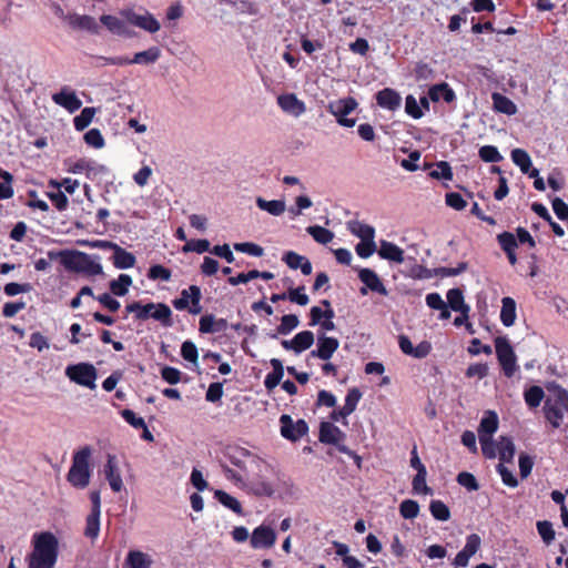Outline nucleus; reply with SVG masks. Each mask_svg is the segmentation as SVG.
<instances>
[{
  "label": "nucleus",
  "instance_id": "nucleus-1",
  "mask_svg": "<svg viewBox=\"0 0 568 568\" xmlns=\"http://www.w3.org/2000/svg\"><path fill=\"white\" fill-rule=\"evenodd\" d=\"M92 448L84 446L73 453L72 464L67 474V480L78 489H84L90 484L92 470L90 468V458Z\"/></svg>",
  "mask_w": 568,
  "mask_h": 568
},
{
  "label": "nucleus",
  "instance_id": "nucleus-2",
  "mask_svg": "<svg viewBox=\"0 0 568 568\" xmlns=\"http://www.w3.org/2000/svg\"><path fill=\"white\" fill-rule=\"evenodd\" d=\"M126 313H133L135 320L146 321L153 318L158 321L163 327H171L173 325L172 311L165 303H146L132 302L125 306Z\"/></svg>",
  "mask_w": 568,
  "mask_h": 568
},
{
  "label": "nucleus",
  "instance_id": "nucleus-3",
  "mask_svg": "<svg viewBox=\"0 0 568 568\" xmlns=\"http://www.w3.org/2000/svg\"><path fill=\"white\" fill-rule=\"evenodd\" d=\"M59 556V539L50 531L38 534V568H54Z\"/></svg>",
  "mask_w": 568,
  "mask_h": 568
},
{
  "label": "nucleus",
  "instance_id": "nucleus-4",
  "mask_svg": "<svg viewBox=\"0 0 568 568\" xmlns=\"http://www.w3.org/2000/svg\"><path fill=\"white\" fill-rule=\"evenodd\" d=\"M95 258L84 252H73L63 263L68 270L77 273H83L89 276H95L103 273L102 265Z\"/></svg>",
  "mask_w": 568,
  "mask_h": 568
},
{
  "label": "nucleus",
  "instance_id": "nucleus-5",
  "mask_svg": "<svg viewBox=\"0 0 568 568\" xmlns=\"http://www.w3.org/2000/svg\"><path fill=\"white\" fill-rule=\"evenodd\" d=\"M495 349L504 375L508 378L513 377L518 366L516 363V354L509 341L506 337H496Z\"/></svg>",
  "mask_w": 568,
  "mask_h": 568
},
{
  "label": "nucleus",
  "instance_id": "nucleus-6",
  "mask_svg": "<svg viewBox=\"0 0 568 568\" xmlns=\"http://www.w3.org/2000/svg\"><path fill=\"white\" fill-rule=\"evenodd\" d=\"M202 291L197 285H190L181 291L179 298L172 301V305L178 311L187 310L190 314L197 315L202 312L201 306Z\"/></svg>",
  "mask_w": 568,
  "mask_h": 568
},
{
  "label": "nucleus",
  "instance_id": "nucleus-7",
  "mask_svg": "<svg viewBox=\"0 0 568 568\" xmlns=\"http://www.w3.org/2000/svg\"><path fill=\"white\" fill-rule=\"evenodd\" d=\"M65 375L78 385L85 386L90 389L97 387L95 379L98 373L95 367L90 363L70 365L65 369Z\"/></svg>",
  "mask_w": 568,
  "mask_h": 568
},
{
  "label": "nucleus",
  "instance_id": "nucleus-8",
  "mask_svg": "<svg viewBox=\"0 0 568 568\" xmlns=\"http://www.w3.org/2000/svg\"><path fill=\"white\" fill-rule=\"evenodd\" d=\"M280 425L281 435L291 442H297L308 433V425L304 419L294 422L287 414L281 415Z\"/></svg>",
  "mask_w": 568,
  "mask_h": 568
},
{
  "label": "nucleus",
  "instance_id": "nucleus-9",
  "mask_svg": "<svg viewBox=\"0 0 568 568\" xmlns=\"http://www.w3.org/2000/svg\"><path fill=\"white\" fill-rule=\"evenodd\" d=\"M95 247L99 248H110L113 250L112 263L114 267L119 270L131 268L135 265L136 258L134 254L125 251L118 244L110 241H97L94 244Z\"/></svg>",
  "mask_w": 568,
  "mask_h": 568
},
{
  "label": "nucleus",
  "instance_id": "nucleus-10",
  "mask_svg": "<svg viewBox=\"0 0 568 568\" xmlns=\"http://www.w3.org/2000/svg\"><path fill=\"white\" fill-rule=\"evenodd\" d=\"M316 349L311 351V357H317L322 361H328L333 354L338 349L339 342L337 338L326 336L325 334L317 335Z\"/></svg>",
  "mask_w": 568,
  "mask_h": 568
},
{
  "label": "nucleus",
  "instance_id": "nucleus-11",
  "mask_svg": "<svg viewBox=\"0 0 568 568\" xmlns=\"http://www.w3.org/2000/svg\"><path fill=\"white\" fill-rule=\"evenodd\" d=\"M314 344V334L311 331H302L292 339H283L281 345L286 351H293L301 354Z\"/></svg>",
  "mask_w": 568,
  "mask_h": 568
},
{
  "label": "nucleus",
  "instance_id": "nucleus-12",
  "mask_svg": "<svg viewBox=\"0 0 568 568\" xmlns=\"http://www.w3.org/2000/svg\"><path fill=\"white\" fill-rule=\"evenodd\" d=\"M250 542L254 549L270 548L276 542V534L271 527L261 525L253 530Z\"/></svg>",
  "mask_w": 568,
  "mask_h": 568
},
{
  "label": "nucleus",
  "instance_id": "nucleus-13",
  "mask_svg": "<svg viewBox=\"0 0 568 568\" xmlns=\"http://www.w3.org/2000/svg\"><path fill=\"white\" fill-rule=\"evenodd\" d=\"M346 435L337 426L329 422H322L320 425L318 439L323 444L342 445L341 442L345 439Z\"/></svg>",
  "mask_w": 568,
  "mask_h": 568
},
{
  "label": "nucleus",
  "instance_id": "nucleus-14",
  "mask_svg": "<svg viewBox=\"0 0 568 568\" xmlns=\"http://www.w3.org/2000/svg\"><path fill=\"white\" fill-rule=\"evenodd\" d=\"M52 100L55 104L64 108L70 113L78 111L82 105V102L75 92L70 90L68 87H64L59 92L54 93L52 95Z\"/></svg>",
  "mask_w": 568,
  "mask_h": 568
},
{
  "label": "nucleus",
  "instance_id": "nucleus-15",
  "mask_svg": "<svg viewBox=\"0 0 568 568\" xmlns=\"http://www.w3.org/2000/svg\"><path fill=\"white\" fill-rule=\"evenodd\" d=\"M103 471L111 489L114 493L121 491L123 488V481L118 468L116 457L114 455L108 454Z\"/></svg>",
  "mask_w": 568,
  "mask_h": 568
},
{
  "label": "nucleus",
  "instance_id": "nucleus-16",
  "mask_svg": "<svg viewBox=\"0 0 568 568\" xmlns=\"http://www.w3.org/2000/svg\"><path fill=\"white\" fill-rule=\"evenodd\" d=\"M277 104L284 112L294 116H300L306 111L305 103L297 99L294 93L278 95Z\"/></svg>",
  "mask_w": 568,
  "mask_h": 568
},
{
  "label": "nucleus",
  "instance_id": "nucleus-17",
  "mask_svg": "<svg viewBox=\"0 0 568 568\" xmlns=\"http://www.w3.org/2000/svg\"><path fill=\"white\" fill-rule=\"evenodd\" d=\"M282 261L292 270L300 268L304 275H310L312 273L313 267L310 260L294 251L285 252Z\"/></svg>",
  "mask_w": 568,
  "mask_h": 568
},
{
  "label": "nucleus",
  "instance_id": "nucleus-18",
  "mask_svg": "<svg viewBox=\"0 0 568 568\" xmlns=\"http://www.w3.org/2000/svg\"><path fill=\"white\" fill-rule=\"evenodd\" d=\"M376 102L383 109L395 111L400 106L402 98L394 89L385 88L376 93Z\"/></svg>",
  "mask_w": 568,
  "mask_h": 568
},
{
  "label": "nucleus",
  "instance_id": "nucleus-19",
  "mask_svg": "<svg viewBox=\"0 0 568 568\" xmlns=\"http://www.w3.org/2000/svg\"><path fill=\"white\" fill-rule=\"evenodd\" d=\"M357 101L354 98L347 97L339 99L338 101L331 102L328 105V111L336 118V121H338V119L346 118L349 113H352L357 108Z\"/></svg>",
  "mask_w": 568,
  "mask_h": 568
},
{
  "label": "nucleus",
  "instance_id": "nucleus-20",
  "mask_svg": "<svg viewBox=\"0 0 568 568\" xmlns=\"http://www.w3.org/2000/svg\"><path fill=\"white\" fill-rule=\"evenodd\" d=\"M358 278L364 283L372 292L381 295H387V290L383 284L378 275L371 268H362L358 272Z\"/></svg>",
  "mask_w": 568,
  "mask_h": 568
},
{
  "label": "nucleus",
  "instance_id": "nucleus-21",
  "mask_svg": "<svg viewBox=\"0 0 568 568\" xmlns=\"http://www.w3.org/2000/svg\"><path fill=\"white\" fill-rule=\"evenodd\" d=\"M447 305L454 312H459L465 318H468L469 306L465 303L463 291L460 288H450L447 294Z\"/></svg>",
  "mask_w": 568,
  "mask_h": 568
},
{
  "label": "nucleus",
  "instance_id": "nucleus-22",
  "mask_svg": "<svg viewBox=\"0 0 568 568\" xmlns=\"http://www.w3.org/2000/svg\"><path fill=\"white\" fill-rule=\"evenodd\" d=\"M128 21L131 24L136 26L151 33L159 31L161 28L160 22L150 13H146L144 16L130 13L128 16Z\"/></svg>",
  "mask_w": 568,
  "mask_h": 568
},
{
  "label": "nucleus",
  "instance_id": "nucleus-23",
  "mask_svg": "<svg viewBox=\"0 0 568 568\" xmlns=\"http://www.w3.org/2000/svg\"><path fill=\"white\" fill-rule=\"evenodd\" d=\"M378 255L387 261H392L395 263H403L404 262V251L397 246L396 244L388 242L386 240L381 241Z\"/></svg>",
  "mask_w": 568,
  "mask_h": 568
},
{
  "label": "nucleus",
  "instance_id": "nucleus-24",
  "mask_svg": "<svg viewBox=\"0 0 568 568\" xmlns=\"http://www.w3.org/2000/svg\"><path fill=\"white\" fill-rule=\"evenodd\" d=\"M499 425L498 415L494 410H487L483 416L478 426V437H493Z\"/></svg>",
  "mask_w": 568,
  "mask_h": 568
},
{
  "label": "nucleus",
  "instance_id": "nucleus-25",
  "mask_svg": "<svg viewBox=\"0 0 568 568\" xmlns=\"http://www.w3.org/2000/svg\"><path fill=\"white\" fill-rule=\"evenodd\" d=\"M69 24L74 29L87 30L92 33H98L99 24L95 19L91 16H79V14H69L65 17Z\"/></svg>",
  "mask_w": 568,
  "mask_h": 568
},
{
  "label": "nucleus",
  "instance_id": "nucleus-26",
  "mask_svg": "<svg viewBox=\"0 0 568 568\" xmlns=\"http://www.w3.org/2000/svg\"><path fill=\"white\" fill-rule=\"evenodd\" d=\"M428 97L433 102L444 100L446 103H452L456 100V94L448 83L442 82L429 88Z\"/></svg>",
  "mask_w": 568,
  "mask_h": 568
},
{
  "label": "nucleus",
  "instance_id": "nucleus-27",
  "mask_svg": "<svg viewBox=\"0 0 568 568\" xmlns=\"http://www.w3.org/2000/svg\"><path fill=\"white\" fill-rule=\"evenodd\" d=\"M101 23L116 36L131 37V32L126 23L115 16L102 14L100 18Z\"/></svg>",
  "mask_w": 568,
  "mask_h": 568
},
{
  "label": "nucleus",
  "instance_id": "nucleus-28",
  "mask_svg": "<svg viewBox=\"0 0 568 568\" xmlns=\"http://www.w3.org/2000/svg\"><path fill=\"white\" fill-rule=\"evenodd\" d=\"M272 372L265 376L264 386L267 390L274 389L282 381L284 367L278 358L271 359Z\"/></svg>",
  "mask_w": 568,
  "mask_h": 568
},
{
  "label": "nucleus",
  "instance_id": "nucleus-29",
  "mask_svg": "<svg viewBox=\"0 0 568 568\" xmlns=\"http://www.w3.org/2000/svg\"><path fill=\"white\" fill-rule=\"evenodd\" d=\"M491 100H493L494 109L497 112L504 113L507 115L516 114L517 106L508 97H506L499 92H494L491 94Z\"/></svg>",
  "mask_w": 568,
  "mask_h": 568
},
{
  "label": "nucleus",
  "instance_id": "nucleus-30",
  "mask_svg": "<svg viewBox=\"0 0 568 568\" xmlns=\"http://www.w3.org/2000/svg\"><path fill=\"white\" fill-rule=\"evenodd\" d=\"M347 230L361 241L374 240L375 229L372 225L365 224L361 221L353 220L347 222Z\"/></svg>",
  "mask_w": 568,
  "mask_h": 568
},
{
  "label": "nucleus",
  "instance_id": "nucleus-31",
  "mask_svg": "<svg viewBox=\"0 0 568 568\" xmlns=\"http://www.w3.org/2000/svg\"><path fill=\"white\" fill-rule=\"evenodd\" d=\"M499 460L501 464L511 463L515 456V445L510 437L501 436L497 443Z\"/></svg>",
  "mask_w": 568,
  "mask_h": 568
},
{
  "label": "nucleus",
  "instance_id": "nucleus-32",
  "mask_svg": "<svg viewBox=\"0 0 568 568\" xmlns=\"http://www.w3.org/2000/svg\"><path fill=\"white\" fill-rule=\"evenodd\" d=\"M516 320V302L511 297H504L501 300V311H500V321L506 326L509 327L514 325Z\"/></svg>",
  "mask_w": 568,
  "mask_h": 568
},
{
  "label": "nucleus",
  "instance_id": "nucleus-33",
  "mask_svg": "<svg viewBox=\"0 0 568 568\" xmlns=\"http://www.w3.org/2000/svg\"><path fill=\"white\" fill-rule=\"evenodd\" d=\"M256 205L260 210L266 211L274 216L282 215L286 209L285 202L282 200L267 201L261 196L256 199Z\"/></svg>",
  "mask_w": 568,
  "mask_h": 568
},
{
  "label": "nucleus",
  "instance_id": "nucleus-34",
  "mask_svg": "<svg viewBox=\"0 0 568 568\" xmlns=\"http://www.w3.org/2000/svg\"><path fill=\"white\" fill-rule=\"evenodd\" d=\"M214 498L224 507L231 509L235 514L243 515V508L241 503L233 496L229 495L226 491L216 489L214 491Z\"/></svg>",
  "mask_w": 568,
  "mask_h": 568
},
{
  "label": "nucleus",
  "instance_id": "nucleus-35",
  "mask_svg": "<svg viewBox=\"0 0 568 568\" xmlns=\"http://www.w3.org/2000/svg\"><path fill=\"white\" fill-rule=\"evenodd\" d=\"M152 560L149 556L139 550H131L126 556L129 568H151Z\"/></svg>",
  "mask_w": 568,
  "mask_h": 568
},
{
  "label": "nucleus",
  "instance_id": "nucleus-36",
  "mask_svg": "<svg viewBox=\"0 0 568 568\" xmlns=\"http://www.w3.org/2000/svg\"><path fill=\"white\" fill-rule=\"evenodd\" d=\"M161 55V51L158 47H152L145 51H141L134 54L132 59H130L131 64H151L154 63Z\"/></svg>",
  "mask_w": 568,
  "mask_h": 568
},
{
  "label": "nucleus",
  "instance_id": "nucleus-37",
  "mask_svg": "<svg viewBox=\"0 0 568 568\" xmlns=\"http://www.w3.org/2000/svg\"><path fill=\"white\" fill-rule=\"evenodd\" d=\"M132 285V277L128 274H120L116 280L111 281L110 291L116 296H124Z\"/></svg>",
  "mask_w": 568,
  "mask_h": 568
},
{
  "label": "nucleus",
  "instance_id": "nucleus-38",
  "mask_svg": "<svg viewBox=\"0 0 568 568\" xmlns=\"http://www.w3.org/2000/svg\"><path fill=\"white\" fill-rule=\"evenodd\" d=\"M544 410L546 419L551 424L554 428H558L561 425L564 418V414L560 407L556 403L551 405L550 400L548 399L545 403Z\"/></svg>",
  "mask_w": 568,
  "mask_h": 568
},
{
  "label": "nucleus",
  "instance_id": "nucleus-39",
  "mask_svg": "<svg viewBox=\"0 0 568 568\" xmlns=\"http://www.w3.org/2000/svg\"><path fill=\"white\" fill-rule=\"evenodd\" d=\"M306 232L320 244H327L334 237V233L331 230L321 225H311L306 229Z\"/></svg>",
  "mask_w": 568,
  "mask_h": 568
},
{
  "label": "nucleus",
  "instance_id": "nucleus-40",
  "mask_svg": "<svg viewBox=\"0 0 568 568\" xmlns=\"http://www.w3.org/2000/svg\"><path fill=\"white\" fill-rule=\"evenodd\" d=\"M513 162L520 168L521 172L527 174L531 168V160L529 154L523 149H514L511 151Z\"/></svg>",
  "mask_w": 568,
  "mask_h": 568
},
{
  "label": "nucleus",
  "instance_id": "nucleus-41",
  "mask_svg": "<svg viewBox=\"0 0 568 568\" xmlns=\"http://www.w3.org/2000/svg\"><path fill=\"white\" fill-rule=\"evenodd\" d=\"M95 114V109L87 106L82 109L79 115L73 119V125L77 131H83L87 129Z\"/></svg>",
  "mask_w": 568,
  "mask_h": 568
},
{
  "label": "nucleus",
  "instance_id": "nucleus-42",
  "mask_svg": "<svg viewBox=\"0 0 568 568\" xmlns=\"http://www.w3.org/2000/svg\"><path fill=\"white\" fill-rule=\"evenodd\" d=\"M429 511L435 519L440 521H447L450 518V510L448 506L438 499L430 501Z\"/></svg>",
  "mask_w": 568,
  "mask_h": 568
},
{
  "label": "nucleus",
  "instance_id": "nucleus-43",
  "mask_svg": "<svg viewBox=\"0 0 568 568\" xmlns=\"http://www.w3.org/2000/svg\"><path fill=\"white\" fill-rule=\"evenodd\" d=\"M100 532V514L90 513L85 520L84 536L91 539H95Z\"/></svg>",
  "mask_w": 568,
  "mask_h": 568
},
{
  "label": "nucleus",
  "instance_id": "nucleus-44",
  "mask_svg": "<svg viewBox=\"0 0 568 568\" xmlns=\"http://www.w3.org/2000/svg\"><path fill=\"white\" fill-rule=\"evenodd\" d=\"M537 531L546 545H550L556 537L552 523L549 520H539L536 524Z\"/></svg>",
  "mask_w": 568,
  "mask_h": 568
},
{
  "label": "nucleus",
  "instance_id": "nucleus-45",
  "mask_svg": "<svg viewBox=\"0 0 568 568\" xmlns=\"http://www.w3.org/2000/svg\"><path fill=\"white\" fill-rule=\"evenodd\" d=\"M300 324V320L295 314L283 315L281 324L276 327L278 335H287Z\"/></svg>",
  "mask_w": 568,
  "mask_h": 568
},
{
  "label": "nucleus",
  "instance_id": "nucleus-46",
  "mask_svg": "<svg viewBox=\"0 0 568 568\" xmlns=\"http://www.w3.org/2000/svg\"><path fill=\"white\" fill-rule=\"evenodd\" d=\"M427 470H420L417 473L412 481L413 490L416 494L430 495L433 490L426 484Z\"/></svg>",
  "mask_w": 568,
  "mask_h": 568
},
{
  "label": "nucleus",
  "instance_id": "nucleus-47",
  "mask_svg": "<svg viewBox=\"0 0 568 568\" xmlns=\"http://www.w3.org/2000/svg\"><path fill=\"white\" fill-rule=\"evenodd\" d=\"M419 505L416 500L405 499L399 505V514L405 519H414L418 516Z\"/></svg>",
  "mask_w": 568,
  "mask_h": 568
},
{
  "label": "nucleus",
  "instance_id": "nucleus-48",
  "mask_svg": "<svg viewBox=\"0 0 568 568\" xmlns=\"http://www.w3.org/2000/svg\"><path fill=\"white\" fill-rule=\"evenodd\" d=\"M497 242L505 253L516 251V248L518 247L516 236L511 232L505 231L499 233L497 235Z\"/></svg>",
  "mask_w": 568,
  "mask_h": 568
},
{
  "label": "nucleus",
  "instance_id": "nucleus-49",
  "mask_svg": "<svg viewBox=\"0 0 568 568\" xmlns=\"http://www.w3.org/2000/svg\"><path fill=\"white\" fill-rule=\"evenodd\" d=\"M525 402L529 407H537L540 405L545 393L540 386H531L525 392Z\"/></svg>",
  "mask_w": 568,
  "mask_h": 568
},
{
  "label": "nucleus",
  "instance_id": "nucleus-50",
  "mask_svg": "<svg viewBox=\"0 0 568 568\" xmlns=\"http://www.w3.org/2000/svg\"><path fill=\"white\" fill-rule=\"evenodd\" d=\"M416 81H430L435 78L434 69L426 62L419 61L416 63L415 69Z\"/></svg>",
  "mask_w": 568,
  "mask_h": 568
},
{
  "label": "nucleus",
  "instance_id": "nucleus-51",
  "mask_svg": "<svg viewBox=\"0 0 568 568\" xmlns=\"http://www.w3.org/2000/svg\"><path fill=\"white\" fill-rule=\"evenodd\" d=\"M148 277L152 281L161 280L168 282L172 277V272L161 264H154L149 268Z\"/></svg>",
  "mask_w": 568,
  "mask_h": 568
},
{
  "label": "nucleus",
  "instance_id": "nucleus-52",
  "mask_svg": "<svg viewBox=\"0 0 568 568\" xmlns=\"http://www.w3.org/2000/svg\"><path fill=\"white\" fill-rule=\"evenodd\" d=\"M479 158L487 163H496L503 160L498 149L494 145H484L479 149Z\"/></svg>",
  "mask_w": 568,
  "mask_h": 568
},
{
  "label": "nucleus",
  "instance_id": "nucleus-53",
  "mask_svg": "<svg viewBox=\"0 0 568 568\" xmlns=\"http://www.w3.org/2000/svg\"><path fill=\"white\" fill-rule=\"evenodd\" d=\"M183 252H195L197 254L204 252L211 253V244L206 239L191 240L183 246Z\"/></svg>",
  "mask_w": 568,
  "mask_h": 568
},
{
  "label": "nucleus",
  "instance_id": "nucleus-54",
  "mask_svg": "<svg viewBox=\"0 0 568 568\" xmlns=\"http://www.w3.org/2000/svg\"><path fill=\"white\" fill-rule=\"evenodd\" d=\"M305 290V286H298L296 288H290L286 293L287 300L292 303H296L301 306H305L308 304L310 298L308 296L303 293Z\"/></svg>",
  "mask_w": 568,
  "mask_h": 568
},
{
  "label": "nucleus",
  "instance_id": "nucleus-55",
  "mask_svg": "<svg viewBox=\"0 0 568 568\" xmlns=\"http://www.w3.org/2000/svg\"><path fill=\"white\" fill-rule=\"evenodd\" d=\"M437 170H433L429 173V176L436 180L444 179V180H452L453 179V171L452 166L446 161H440L436 163Z\"/></svg>",
  "mask_w": 568,
  "mask_h": 568
},
{
  "label": "nucleus",
  "instance_id": "nucleus-56",
  "mask_svg": "<svg viewBox=\"0 0 568 568\" xmlns=\"http://www.w3.org/2000/svg\"><path fill=\"white\" fill-rule=\"evenodd\" d=\"M479 443L481 446V453L486 458L493 459L496 457L497 443L494 442L493 437H484L480 435Z\"/></svg>",
  "mask_w": 568,
  "mask_h": 568
},
{
  "label": "nucleus",
  "instance_id": "nucleus-57",
  "mask_svg": "<svg viewBox=\"0 0 568 568\" xmlns=\"http://www.w3.org/2000/svg\"><path fill=\"white\" fill-rule=\"evenodd\" d=\"M234 250L237 252L246 253L252 256L260 257L263 255L264 250L262 246L251 243V242H244V243H235Z\"/></svg>",
  "mask_w": 568,
  "mask_h": 568
},
{
  "label": "nucleus",
  "instance_id": "nucleus-58",
  "mask_svg": "<svg viewBox=\"0 0 568 568\" xmlns=\"http://www.w3.org/2000/svg\"><path fill=\"white\" fill-rule=\"evenodd\" d=\"M457 483L467 488L468 490H478L479 489V484L476 479V477L471 474V473H468V471H462L457 475Z\"/></svg>",
  "mask_w": 568,
  "mask_h": 568
},
{
  "label": "nucleus",
  "instance_id": "nucleus-59",
  "mask_svg": "<svg viewBox=\"0 0 568 568\" xmlns=\"http://www.w3.org/2000/svg\"><path fill=\"white\" fill-rule=\"evenodd\" d=\"M445 202H446L447 206H449L456 211H462L467 206L466 200H464L462 194H459L457 192L446 193Z\"/></svg>",
  "mask_w": 568,
  "mask_h": 568
},
{
  "label": "nucleus",
  "instance_id": "nucleus-60",
  "mask_svg": "<svg viewBox=\"0 0 568 568\" xmlns=\"http://www.w3.org/2000/svg\"><path fill=\"white\" fill-rule=\"evenodd\" d=\"M84 141L88 145L94 149L104 146V139L99 129H91L84 134Z\"/></svg>",
  "mask_w": 568,
  "mask_h": 568
},
{
  "label": "nucleus",
  "instance_id": "nucleus-61",
  "mask_svg": "<svg viewBox=\"0 0 568 568\" xmlns=\"http://www.w3.org/2000/svg\"><path fill=\"white\" fill-rule=\"evenodd\" d=\"M181 355L185 361L196 363L199 358L196 345L191 341L183 342L181 346Z\"/></svg>",
  "mask_w": 568,
  "mask_h": 568
},
{
  "label": "nucleus",
  "instance_id": "nucleus-62",
  "mask_svg": "<svg viewBox=\"0 0 568 568\" xmlns=\"http://www.w3.org/2000/svg\"><path fill=\"white\" fill-rule=\"evenodd\" d=\"M361 398H362V393L359 392V389L356 387H353V388L348 389L346 397H345V404L343 407L345 408V410H348L352 414L356 409V406Z\"/></svg>",
  "mask_w": 568,
  "mask_h": 568
},
{
  "label": "nucleus",
  "instance_id": "nucleus-63",
  "mask_svg": "<svg viewBox=\"0 0 568 568\" xmlns=\"http://www.w3.org/2000/svg\"><path fill=\"white\" fill-rule=\"evenodd\" d=\"M405 111L413 119H420L424 115V112L414 95L406 97Z\"/></svg>",
  "mask_w": 568,
  "mask_h": 568
},
{
  "label": "nucleus",
  "instance_id": "nucleus-64",
  "mask_svg": "<svg viewBox=\"0 0 568 568\" xmlns=\"http://www.w3.org/2000/svg\"><path fill=\"white\" fill-rule=\"evenodd\" d=\"M355 251L359 257L367 258L376 251V244L374 240H364L355 246Z\"/></svg>",
  "mask_w": 568,
  "mask_h": 568
}]
</instances>
